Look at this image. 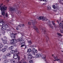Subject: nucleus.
Returning <instances> with one entry per match:
<instances>
[{
  "label": "nucleus",
  "instance_id": "obj_33",
  "mask_svg": "<svg viewBox=\"0 0 63 63\" xmlns=\"http://www.w3.org/2000/svg\"><path fill=\"white\" fill-rule=\"evenodd\" d=\"M57 34L59 36H61V37H62V35L60 33H57Z\"/></svg>",
  "mask_w": 63,
  "mask_h": 63
},
{
  "label": "nucleus",
  "instance_id": "obj_32",
  "mask_svg": "<svg viewBox=\"0 0 63 63\" xmlns=\"http://www.w3.org/2000/svg\"><path fill=\"white\" fill-rule=\"evenodd\" d=\"M2 43H3V44H6L7 43V41L6 40H4V41H2Z\"/></svg>",
  "mask_w": 63,
  "mask_h": 63
},
{
  "label": "nucleus",
  "instance_id": "obj_62",
  "mask_svg": "<svg viewBox=\"0 0 63 63\" xmlns=\"http://www.w3.org/2000/svg\"><path fill=\"white\" fill-rule=\"evenodd\" d=\"M3 4L2 3L1 4V5H3Z\"/></svg>",
  "mask_w": 63,
  "mask_h": 63
},
{
  "label": "nucleus",
  "instance_id": "obj_28",
  "mask_svg": "<svg viewBox=\"0 0 63 63\" xmlns=\"http://www.w3.org/2000/svg\"><path fill=\"white\" fill-rule=\"evenodd\" d=\"M47 10H51V7H50L49 6H48L47 7Z\"/></svg>",
  "mask_w": 63,
  "mask_h": 63
},
{
  "label": "nucleus",
  "instance_id": "obj_58",
  "mask_svg": "<svg viewBox=\"0 0 63 63\" xmlns=\"http://www.w3.org/2000/svg\"><path fill=\"white\" fill-rule=\"evenodd\" d=\"M7 1L9 2V0H7Z\"/></svg>",
  "mask_w": 63,
  "mask_h": 63
},
{
  "label": "nucleus",
  "instance_id": "obj_1",
  "mask_svg": "<svg viewBox=\"0 0 63 63\" xmlns=\"http://www.w3.org/2000/svg\"><path fill=\"white\" fill-rule=\"evenodd\" d=\"M19 6L17 4H15L13 7H10L9 10L12 13H16L17 14H19V11L17 10L16 9H18Z\"/></svg>",
  "mask_w": 63,
  "mask_h": 63
},
{
  "label": "nucleus",
  "instance_id": "obj_47",
  "mask_svg": "<svg viewBox=\"0 0 63 63\" xmlns=\"http://www.w3.org/2000/svg\"><path fill=\"white\" fill-rule=\"evenodd\" d=\"M14 46H15V47H16V44H15L14 45Z\"/></svg>",
  "mask_w": 63,
  "mask_h": 63
},
{
  "label": "nucleus",
  "instance_id": "obj_43",
  "mask_svg": "<svg viewBox=\"0 0 63 63\" xmlns=\"http://www.w3.org/2000/svg\"><path fill=\"white\" fill-rule=\"evenodd\" d=\"M28 24H29V25H31V23H30V22H28Z\"/></svg>",
  "mask_w": 63,
  "mask_h": 63
},
{
  "label": "nucleus",
  "instance_id": "obj_54",
  "mask_svg": "<svg viewBox=\"0 0 63 63\" xmlns=\"http://www.w3.org/2000/svg\"><path fill=\"white\" fill-rule=\"evenodd\" d=\"M55 4L56 5H58V4L57 3H56Z\"/></svg>",
  "mask_w": 63,
  "mask_h": 63
},
{
  "label": "nucleus",
  "instance_id": "obj_55",
  "mask_svg": "<svg viewBox=\"0 0 63 63\" xmlns=\"http://www.w3.org/2000/svg\"><path fill=\"white\" fill-rule=\"evenodd\" d=\"M18 27H17L16 28V29H17V30H18Z\"/></svg>",
  "mask_w": 63,
  "mask_h": 63
},
{
  "label": "nucleus",
  "instance_id": "obj_64",
  "mask_svg": "<svg viewBox=\"0 0 63 63\" xmlns=\"http://www.w3.org/2000/svg\"><path fill=\"white\" fill-rule=\"evenodd\" d=\"M26 47H25V48H26Z\"/></svg>",
  "mask_w": 63,
  "mask_h": 63
},
{
  "label": "nucleus",
  "instance_id": "obj_38",
  "mask_svg": "<svg viewBox=\"0 0 63 63\" xmlns=\"http://www.w3.org/2000/svg\"><path fill=\"white\" fill-rule=\"evenodd\" d=\"M30 63H33V61L32 60H31L29 61Z\"/></svg>",
  "mask_w": 63,
  "mask_h": 63
},
{
  "label": "nucleus",
  "instance_id": "obj_40",
  "mask_svg": "<svg viewBox=\"0 0 63 63\" xmlns=\"http://www.w3.org/2000/svg\"><path fill=\"white\" fill-rule=\"evenodd\" d=\"M24 45L23 44L21 45V47H24Z\"/></svg>",
  "mask_w": 63,
  "mask_h": 63
},
{
  "label": "nucleus",
  "instance_id": "obj_50",
  "mask_svg": "<svg viewBox=\"0 0 63 63\" xmlns=\"http://www.w3.org/2000/svg\"><path fill=\"white\" fill-rule=\"evenodd\" d=\"M35 46V45H34V46H33V47H36V46Z\"/></svg>",
  "mask_w": 63,
  "mask_h": 63
},
{
  "label": "nucleus",
  "instance_id": "obj_42",
  "mask_svg": "<svg viewBox=\"0 0 63 63\" xmlns=\"http://www.w3.org/2000/svg\"><path fill=\"white\" fill-rule=\"evenodd\" d=\"M44 1H45V2H46L47 1H48V0H43Z\"/></svg>",
  "mask_w": 63,
  "mask_h": 63
},
{
  "label": "nucleus",
  "instance_id": "obj_25",
  "mask_svg": "<svg viewBox=\"0 0 63 63\" xmlns=\"http://www.w3.org/2000/svg\"><path fill=\"white\" fill-rule=\"evenodd\" d=\"M13 48H14V47L13 46H11L9 47V50H10V49H12Z\"/></svg>",
  "mask_w": 63,
  "mask_h": 63
},
{
  "label": "nucleus",
  "instance_id": "obj_6",
  "mask_svg": "<svg viewBox=\"0 0 63 63\" xmlns=\"http://www.w3.org/2000/svg\"><path fill=\"white\" fill-rule=\"evenodd\" d=\"M32 55H35V53L37 52V50L35 48H33L32 50Z\"/></svg>",
  "mask_w": 63,
  "mask_h": 63
},
{
  "label": "nucleus",
  "instance_id": "obj_2",
  "mask_svg": "<svg viewBox=\"0 0 63 63\" xmlns=\"http://www.w3.org/2000/svg\"><path fill=\"white\" fill-rule=\"evenodd\" d=\"M7 7H5V5L1 7V6L0 5V9L1 11H2L1 15L4 16V18H7L8 17V15L7 13H6L5 16V11L7 10Z\"/></svg>",
  "mask_w": 63,
  "mask_h": 63
},
{
  "label": "nucleus",
  "instance_id": "obj_39",
  "mask_svg": "<svg viewBox=\"0 0 63 63\" xmlns=\"http://www.w3.org/2000/svg\"><path fill=\"white\" fill-rule=\"evenodd\" d=\"M53 8V9H55L56 8V6H55L54 5H53L52 6Z\"/></svg>",
  "mask_w": 63,
  "mask_h": 63
},
{
  "label": "nucleus",
  "instance_id": "obj_21",
  "mask_svg": "<svg viewBox=\"0 0 63 63\" xmlns=\"http://www.w3.org/2000/svg\"><path fill=\"white\" fill-rule=\"evenodd\" d=\"M4 22H0V26H2L4 24Z\"/></svg>",
  "mask_w": 63,
  "mask_h": 63
},
{
  "label": "nucleus",
  "instance_id": "obj_63",
  "mask_svg": "<svg viewBox=\"0 0 63 63\" xmlns=\"http://www.w3.org/2000/svg\"><path fill=\"white\" fill-rule=\"evenodd\" d=\"M1 49H0V51H1Z\"/></svg>",
  "mask_w": 63,
  "mask_h": 63
},
{
  "label": "nucleus",
  "instance_id": "obj_44",
  "mask_svg": "<svg viewBox=\"0 0 63 63\" xmlns=\"http://www.w3.org/2000/svg\"><path fill=\"white\" fill-rule=\"evenodd\" d=\"M21 34L22 35V36H24V33H21Z\"/></svg>",
  "mask_w": 63,
  "mask_h": 63
},
{
  "label": "nucleus",
  "instance_id": "obj_9",
  "mask_svg": "<svg viewBox=\"0 0 63 63\" xmlns=\"http://www.w3.org/2000/svg\"><path fill=\"white\" fill-rule=\"evenodd\" d=\"M22 37L20 38L19 39H17V42H20L21 41V42H22V43L21 44H23V43L24 42V41L23 40H22Z\"/></svg>",
  "mask_w": 63,
  "mask_h": 63
},
{
  "label": "nucleus",
  "instance_id": "obj_45",
  "mask_svg": "<svg viewBox=\"0 0 63 63\" xmlns=\"http://www.w3.org/2000/svg\"><path fill=\"white\" fill-rule=\"evenodd\" d=\"M5 48H7L8 47V46H5Z\"/></svg>",
  "mask_w": 63,
  "mask_h": 63
},
{
  "label": "nucleus",
  "instance_id": "obj_34",
  "mask_svg": "<svg viewBox=\"0 0 63 63\" xmlns=\"http://www.w3.org/2000/svg\"><path fill=\"white\" fill-rule=\"evenodd\" d=\"M59 3L60 4H62V0H59Z\"/></svg>",
  "mask_w": 63,
  "mask_h": 63
},
{
  "label": "nucleus",
  "instance_id": "obj_15",
  "mask_svg": "<svg viewBox=\"0 0 63 63\" xmlns=\"http://www.w3.org/2000/svg\"><path fill=\"white\" fill-rule=\"evenodd\" d=\"M52 24H53L54 26V27L55 28V29L57 28V27L55 26V23H54V21H52Z\"/></svg>",
  "mask_w": 63,
  "mask_h": 63
},
{
  "label": "nucleus",
  "instance_id": "obj_31",
  "mask_svg": "<svg viewBox=\"0 0 63 63\" xmlns=\"http://www.w3.org/2000/svg\"><path fill=\"white\" fill-rule=\"evenodd\" d=\"M28 58L29 60L32 59V56H28Z\"/></svg>",
  "mask_w": 63,
  "mask_h": 63
},
{
  "label": "nucleus",
  "instance_id": "obj_23",
  "mask_svg": "<svg viewBox=\"0 0 63 63\" xmlns=\"http://www.w3.org/2000/svg\"><path fill=\"white\" fill-rule=\"evenodd\" d=\"M31 51H32L31 49L29 48L27 52H31Z\"/></svg>",
  "mask_w": 63,
  "mask_h": 63
},
{
  "label": "nucleus",
  "instance_id": "obj_53",
  "mask_svg": "<svg viewBox=\"0 0 63 63\" xmlns=\"http://www.w3.org/2000/svg\"><path fill=\"white\" fill-rule=\"evenodd\" d=\"M57 22H58V23H59V21H57Z\"/></svg>",
  "mask_w": 63,
  "mask_h": 63
},
{
  "label": "nucleus",
  "instance_id": "obj_10",
  "mask_svg": "<svg viewBox=\"0 0 63 63\" xmlns=\"http://www.w3.org/2000/svg\"><path fill=\"white\" fill-rule=\"evenodd\" d=\"M18 55L16 54H14V56L13 57V58H14V59H16L17 58H18V60H19V58H20L19 57H18ZM16 57V58H15Z\"/></svg>",
  "mask_w": 63,
  "mask_h": 63
},
{
  "label": "nucleus",
  "instance_id": "obj_35",
  "mask_svg": "<svg viewBox=\"0 0 63 63\" xmlns=\"http://www.w3.org/2000/svg\"><path fill=\"white\" fill-rule=\"evenodd\" d=\"M13 40L14 41V43H16L17 42V40H15V39H13Z\"/></svg>",
  "mask_w": 63,
  "mask_h": 63
},
{
  "label": "nucleus",
  "instance_id": "obj_60",
  "mask_svg": "<svg viewBox=\"0 0 63 63\" xmlns=\"http://www.w3.org/2000/svg\"><path fill=\"white\" fill-rule=\"evenodd\" d=\"M15 58H16V59H17V58H16V57H15Z\"/></svg>",
  "mask_w": 63,
  "mask_h": 63
},
{
  "label": "nucleus",
  "instance_id": "obj_17",
  "mask_svg": "<svg viewBox=\"0 0 63 63\" xmlns=\"http://www.w3.org/2000/svg\"><path fill=\"white\" fill-rule=\"evenodd\" d=\"M10 62L11 63H15L16 61L14 59H12L10 60Z\"/></svg>",
  "mask_w": 63,
  "mask_h": 63
},
{
  "label": "nucleus",
  "instance_id": "obj_51",
  "mask_svg": "<svg viewBox=\"0 0 63 63\" xmlns=\"http://www.w3.org/2000/svg\"><path fill=\"white\" fill-rule=\"evenodd\" d=\"M12 17H14V15H12Z\"/></svg>",
  "mask_w": 63,
  "mask_h": 63
},
{
  "label": "nucleus",
  "instance_id": "obj_36",
  "mask_svg": "<svg viewBox=\"0 0 63 63\" xmlns=\"http://www.w3.org/2000/svg\"><path fill=\"white\" fill-rule=\"evenodd\" d=\"M0 21H1V22H4V23L5 22V21L2 19H0Z\"/></svg>",
  "mask_w": 63,
  "mask_h": 63
},
{
  "label": "nucleus",
  "instance_id": "obj_4",
  "mask_svg": "<svg viewBox=\"0 0 63 63\" xmlns=\"http://www.w3.org/2000/svg\"><path fill=\"white\" fill-rule=\"evenodd\" d=\"M15 52L17 54L19 53L18 51H17V50H16L15 51L14 50H12L10 51L11 53H12V54H14V53H15Z\"/></svg>",
  "mask_w": 63,
  "mask_h": 63
},
{
  "label": "nucleus",
  "instance_id": "obj_57",
  "mask_svg": "<svg viewBox=\"0 0 63 63\" xmlns=\"http://www.w3.org/2000/svg\"><path fill=\"white\" fill-rule=\"evenodd\" d=\"M8 30H9V31H11V29H8Z\"/></svg>",
  "mask_w": 63,
  "mask_h": 63
},
{
  "label": "nucleus",
  "instance_id": "obj_3",
  "mask_svg": "<svg viewBox=\"0 0 63 63\" xmlns=\"http://www.w3.org/2000/svg\"><path fill=\"white\" fill-rule=\"evenodd\" d=\"M32 24L33 26L32 28L35 30L38 33H39V30H38V29L36 27V26L35 25V24L36 23H37V22L35 20L33 21L32 20Z\"/></svg>",
  "mask_w": 63,
  "mask_h": 63
},
{
  "label": "nucleus",
  "instance_id": "obj_12",
  "mask_svg": "<svg viewBox=\"0 0 63 63\" xmlns=\"http://www.w3.org/2000/svg\"><path fill=\"white\" fill-rule=\"evenodd\" d=\"M38 19L39 20H41L42 19L43 20H45L46 19V18L42 16L39 17H38Z\"/></svg>",
  "mask_w": 63,
  "mask_h": 63
},
{
  "label": "nucleus",
  "instance_id": "obj_46",
  "mask_svg": "<svg viewBox=\"0 0 63 63\" xmlns=\"http://www.w3.org/2000/svg\"><path fill=\"white\" fill-rule=\"evenodd\" d=\"M18 26H19V27H21V25H18Z\"/></svg>",
  "mask_w": 63,
  "mask_h": 63
},
{
  "label": "nucleus",
  "instance_id": "obj_48",
  "mask_svg": "<svg viewBox=\"0 0 63 63\" xmlns=\"http://www.w3.org/2000/svg\"><path fill=\"white\" fill-rule=\"evenodd\" d=\"M22 26H24V25L23 24H22Z\"/></svg>",
  "mask_w": 63,
  "mask_h": 63
},
{
  "label": "nucleus",
  "instance_id": "obj_26",
  "mask_svg": "<svg viewBox=\"0 0 63 63\" xmlns=\"http://www.w3.org/2000/svg\"><path fill=\"white\" fill-rule=\"evenodd\" d=\"M59 26L60 27H63V24L62 23H60L59 24Z\"/></svg>",
  "mask_w": 63,
  "mask_h": 63
},
{
  "label": "nucleus",
  "instance_id": "obj_18",
  "mask_svg": "<svg viewBox=\"0 0 63 63\" xmlns=\"http://www.w3.org/2000/svg\"><path fill=\"white\" fill-rule=\"evenodd\" d=\"M6 48H4L2 49L1 51H2V52H5V51H6Z\"/></svg>",
  "mask_w": 63,
  "mask_h": 63
},
{
  "label": "nucleus",
  "instance_id": "obj_30",
  "mask_svg": "<svg viewBox=\"0 0 63 63\" xmlns=\"http://www.w3.org/2000/svg\"><path fill=\"white\" fill-rule=\"evenodd\" d=\"M6 56H9V57H11V55L10 53H8L7 54Z\"/></svg>",
  "mask_w": 63,
  "mask_h": 63
},
{
  "label": "nucleus",
  "instance_id": "obj_56",
  "mask_svg": "<svg viewBox=\"0 0 63 63\" xmlns=\"http://www.w3.org/2000/svg\"><path fill=\"white\" fill-rule=\"evenodd\" d=\"M46 4V3H44L42 5H45Z\"/></svg>",
  "mask_w": 63,
  "mask_h": 63
},
{
  "label": "nucleus",
  "instance_id": "obj_52",
  "mask_svg": "<svg viewBox=\"0 0 63 63\" xmlns=\"http://www.w3.org/2000/svg\"><path fill=\"white\" fill-rule=\"evenodd\" d=\"M61 32L63 33V31H62V32Z\"/></svg>",
  "mask_w": 63,
  "mask_h": 63
},
{
  "label": "nucleus",
  "instance_id": "obj_5",
  "mask_svg": "<svg viewBox=\"0 0 63 63\" xmlns=\"http://www.w3.org/2000/svg\"><path fill=\"white\" fill-rule=\"evenodd\" d=\"M54 58L55 60L54 61H58L59 62V63H62V62H63V61L62 60H60L59 59H57V57H54Z\"/></svg>",
  "mask_w": 63,
  "mask_h": 63
},
{
  "label": "nucleus",
  "instance_id": "obj_14",
  "mask_svg": "<svg viewBox=\"0 0 63 63\" xmlns=\"http://www.w3.org/2000/svg\"><path fill=\"white\" fill-rule=\"evenodd\" d=\"M41 54H38L36 55L35 57L36 58H40L41 57Z\"/></svg>",
  "mask_w": 63,
  "mask_h": 63
},
{
  "label": "nucleus",
  "instance_id": "obj_27",
  "mask_svg": "<svg viewBox=\"0 0 63 63\" xmlns=\"http://www.w3.org/2000/svg\"><path fill=\"white\" fill-rule=\"evenodd\" d=\"M58 9V7H56V8H55L54 9V12H56L57 11Z\"/></svg>",
  "mask_w": 63,
  "mask_h": 63
},
{
  "label": "nucleus",
  "instance_id": "obj_7",
  "mask_svg": "<svg viewBox=\"0 0 63 63\" xmlns=\"http://www.w3.org/2000/svg\"><path fill=\"white\" fill-rule=\"evenodd\" d=\"M43 34H45V36L47 37V30L45 28H43L42 29Z\"/></svg>",
  "mask_w": 63,
  "mask_h": 63
},
{
  "label": "nucleus",
  "instance_id": "obj_37",
  "mask_svg": "<svg viewBox=\"0 0 63 63\" xmlns=\"http://www.w3.org/2000/svg\"><path fill=\"white\" fill-rule=\"evenodd\" d=\"M28 56H32V54L30 53H29L28 54Z\"/></svg>",
  "mask_w": 63,
  "mask_h": 63
},
{
  "label": "nucleus",
  "instance_id": "obj_8",
  "mask_svg": "<svg viewBox=\"0 0 63 63\" xmlns=\"http://www.w3.org/2000/svg\"><path fill=\"white\" fill-rule=\"evenodd\" d=\"M8 25H3L2 27V29L3 30H5L7 28V27H8Z\"/></svg>",
  "mask_w": 63,
  "mask_h": 63
},
{
  "label": "nucleus",
  "instance_id": "obj_61",
  "mask_svg": "<svg viewBox=\"0 0 63 63\" xmlns=\"http://www.w3.org/2000/svg\"><path fill=\"white\" fill-rule=\"evenodd\" d=\"M62 52H63V51H61Z\"/></svg>",
  "mask_w": 63,
  "mask_h": 63
},
{
  "label": "nucleus",
  "instance_id": "obj_11",
  "mask_svg": "<svg viewBox=\"0 0 63 63\" xmlns=\"http://www.w3.org/2000/svg\"><path fill=\"white\" fill-rule=\"evenodd\" d=\"M16 33L15 34L14 33L10 34L11 38H13V39H15V38H16L15 35H16Z\"/></svg>",
  "mask_w": 63,
  "mask_h": 63
},
{
  "label": "nucleus",
  "instance_id": "obj_13",
  "mask_svg": "<svg viewBox=\"0 0 63 63\" xmlns=\"http://www.w3.org/2000/svg\"><path fill=\"white\" fill-rule=\"evenodd\" d=\"M47 24H48L49 25L50 27H51L53 29V27L52 26H51V24H50V21H49V22H47Z\"/></svg>",
  "mask_w": 63,
  "mask_h": 63
},
{
  "label": "nucleus",
  "instance_id": "obj_59",
  "mask_svg": "<svg viewBox=\"0 0 63 63\" xmlns=\"http://www.w3.org/2000/svg\"><path fill=\"white\" fill-rule=\"evenodd\" d=\"M0 17H2V16H0Z\"/></svg>",
  "mask_w": 63,
  "mask_h": 63
},
{
  "label": "nucleus",
  "instance_id": "obj_20",
  "mask_svg": "<svg viewBox=\"0 0 63 63\" xmlns=\"http://www.w3.org/2000/svg\"><path fill=\"white\" fill-rule=\"evenodd\" d=\"M14 39H13L11 40V42L10 43V44L11 45H13L14 44Z\"/></svg>",
  "mask_w": 63,
  "mask_h": 63
},
{
  "label": "nucleus",
  "instance_id": "obj_24",
  "mask_svg": "<svg viewBox=\"0 0 63 63\" xmlns=\"http://www.w3.org/2000/svg\"><path fill=\"white\" fill-rule=\"evenodd\" d=\"M28 42L29 45H31L32 43V42L31 40L29 41H28Z\"/></svg>",
  "mask_w": 63,
  "mask_h": 63
},
{
  "label": "nucleus",
  "instance_id": "obj_22",
  "mask_svg": "<svg viewBox=\"0 0 63 63\" xmlns=\"http://www.w3.org/2000/svg\"><path fill=\"white\" fill-rule=\"evenodd\" d=\"M9 61L8 60H6L4 61V63H8Z\"/></svg>",
  "mask_w": 63,
  "mask_h": 63
},
{
  "label": "nucleus",
  "instance_id": "obj_29",
  "mask_svg": "<svg viewBox=\"0 0 63 63\" xmlns=\"http://www.w3.org/2000/svg\"><path fill=\"white\" fill-rule=\"evenodd\" d=\"M0 48H2L3 47V45L2 44V43H0Z\"/></svg>",
  "mask_w": 63,
  "mask_h": 63
},
{
  "label": "nucleus",
  "instance_id": "obj_19",
  "mask_svg": "<svg viewBox=\"0 0 63 63\" xmlns=\"http://www.w3.org/2000/svg\"><path fill=\"white\" fill-rule=\"evenodd\" d=\"M3 59H7V56L6 55H3Z\"/></svg>",
  "mask_w": 63,
  "mask_h": 63
},
{
  "label": "nucleus",
  "instance_id": "obj_41",
  "mask_svg": "<svg viewBox=\"0 0 63 63\" xmlns=\"http://www.w3.org/2000/svg\"><path fill=\"white\" fill-rule=\"evenodd\" d=\"M4 39L5 40H6L7 39V37H6V36H4Z\"/></svg>",
  "mask_w": 63,
  "mask_h": 63
},
{
  "label": "nucleus",
  "instance_id": "obj_16",
  "mask_svg": "<svg viewBox=\"0 0 63 63\" xmlns=\"http://www.w3.org/2000/svg\"><path fill=\"white\" fill-rule=\"evenodd\" d=\"M42 57L43 59H44L46 61L47 59H46V55H42Z\"/></svg>",
  "mask_w": 63,
  "mask_h": 63
},
{
  "label": "nucleus",
  "instance_id": "obj_49",
  "mask_svg": "<svg viewBox=\"0 0 63 63\" xmlns=\"http://www.w3.org/2000/svg\"><path fill=\"white\" fill-rule=\"evenodd\" d=\"M1 40H2V41H3V38H1Z\"/></svg>",
  "mask_w": 63,
  "mask_h": 63
}]
</instances>
